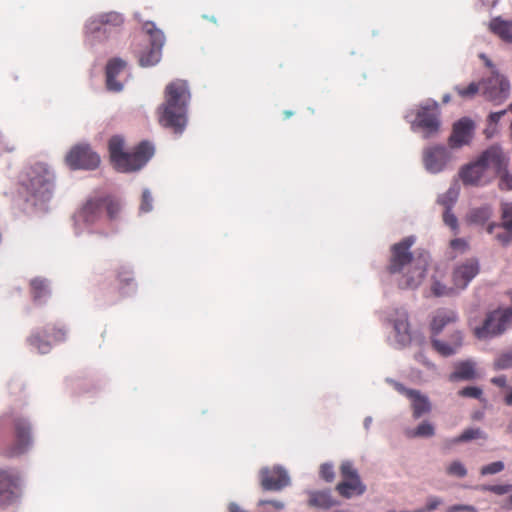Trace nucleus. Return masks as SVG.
Here are the masks:
<instances>
[{
    "label": "nucleus",
    "instance_id": "f257e3e1",
    "mask_svg": "<svg viewBox=\"0 0 512 512\" xmlns=\"http://www.w3.org/2000/svg\"><path fill=\"white\" fill-rule=\"evenodd\" d=\"M415 243L414 236L403 238L391 246V256L387 265L390 274H401L398 281L400 288H417L424 280L429 264L428 253L414 256L410 248Z\"/></svg>",
    "mask_w": 512,
    "mask_h": 512
},
{
    "label": "nucleus",
    "instance_id": "f03ea898",
    "mask_svg": "<svg viewBox=\"0 0 512 512\" xmlns=\"http://www.w3.org/2000/svg\"><path fill=\"white\" fill-rule=\"evenodd\" d=\"M191 95L185 80L176 79L164 90V102L157 108L159 124L181 134L187 124V111Z\"/></svg>",
    "mask_w": 512,
    "mask_h": 512
},
{
    "label": "nucleus",
    "instance_id": "7ed1b4c3",
    "mask_svg": "<svg viewBox=\"0 0 512 512\" xmlns=\"http://www.w3.org/2000/svg\"><path fill=\"white\" fill-rule=\"evenodd\" d=\"M33 444L31 423L23 417L0 418V454L5 458L25 454Z\"/></svg>",
    "mask_w": 512,
    "mask_h": 512
},
{
    "label": "nucleus",
    "instance_id": "20e7f679",
    "mask_svg": "<svg viewBox=\"0 0 512 512\" xmlns=\"http://www.w3.org/2000/svg\"><path fill=\"white\" fill-rule=\"evenodd\" d=\"M505 165V153L498 146H491L483 151L475 161L464 165L459 177L466 186H485L494 179V168Z\"/></svg>",
    "mask_w": 512,
    "mask_h": 512
},
{
    "label": "nucleus",
    "instance_id": "39448f33",
    "mask_svg": "<svg viewBox=\"0 0 512 512\" xmlns=\"http://www.w3.org/2000/svg\"><path fill=\"white\" fill-rule=\"evenodd\" d=\"M110 160L120 172L141 169L153 156L154 147L148 141L140 142L132 151H125V142L121 136H113L108 142Z\"/></svg>",
    "mask_w": 512,
    "mask_h": 512
},
{
    "label": "nucleus",
    "instance_id": "423d86ee",
    "mask_svg": "<svg viewBox=\"0 0 512 512\" xmlns=\"http://www.w3.org/2000/svg\"><path fill=\"white\" fill-rule=\"evenodd\" d=\"M20 185L35 202L50 200L55 189V176L49 168L42 163H36L20 176Z\"/></svg>",
    "mask_w": 512,
    "mask_h": 512
},
{
    "label": "nucleus",
    "instance_id": "0eeeda50",
    "mask_svg": "<svg viewBox=\"0 0 512 512\" xmlns=\"http://www.w3.org/2000/svg\"><path fill=\"white\" fill-rule=\"evenodd\" d=\"M457 321V314L452 310L439 309L435 312L431 323V343L434 350L444 357L451 356L456 353L458 348L462 345V334L458 330H454L450 335V341L444 342L436 337L442 330Z\"/></svg>",
    "mask_w": 512,
    "mask_h": 512
},
{
    "label": "nucleus",
    "instance_id": "6e6552de",
    "mask_svg": "<svg viewBox=\"0 0 512 512\" xmlns=\"http://www.w3.org/2000/svg\"><path fill=\"white\" fill-rule=\"evenodd\" d=\"M22 495V477L14 468H0V507L14 505Z\"/></svg>",
    "mask_w": 512,
    "mask_h": 512
},
{
    "label": "nucleus",
    "instance_id": "1a4fd4ad",
    "mask_svg": "<svg viewBox=\"0 0 512 512\" xmlns=\"http://www.w3.org/2000/svg\"><path fill=\"white\" fill-rule=\"evenodd\" d=\"M512 325V308L497 309L490 312L482 326L475 328L479 339H486L502 334Z\"/></svg>",
    "mask_w": 512,
    "mask_h": 512
},
{
    "label": "nucleus",
    "instance_id": "9d476101",
    "mask_svg": "<svg viewBox=\"0 0 512 512\" xmlns=\"http://www.w3.org/2000/svg\"><path fill=\"white\" fill-rule=\"evenodd\" d=\"M342 480L336 485L338 494L346 499L353 496H361L366 491V485L362 482L357 469L350 461L342 462L340 466Z\"/></svg>",
    "mask_w": 512,
    "mask_h": 512
},
{
    "label": "nucleus",
    "instance_id": "9b49d317",
    "mask_svg": "<svg viewBox=\"0 0 512 512\" xmlns=\"http://www.w3.org/2000/svg\"><path fill=\"white\" fill-rule=\"evenodd\" d=\"M143 30L149 35L150 48L139 56V64L142 67H149L157 64L161 58V50L165 41L164 34L157 29L153 22L147 21L143 24Z\"/></svg>",
    "mask_w": 512,
    "mask_h": 512
},
{
    "label": "nucleus",
    "instance_id": "f8f14e48",
    "mask_svg": "<svg viewBox=\"0 0 512 512\" xmlns=\"http://www.w3.org/2000/svg\"><path fill=\"white\" fill-rule=\"evenodd\" d=\"M124 23V19L120 13L108 12L97 17L91 18L85 25L87 34L100 37L103 35L105 38L114 31L120 28Z\"/></svg>",
    "mask_w": 512,
    "mask_h": 512
},
{
    "label": "nucleus",
    "instance_id": "ddd939ff",
    "mask_svg": "<svg viewBox=\"0 0 512 512\" xmlns=\"http://www.w3.org/2000/svg\"><path fill=\"white\" fill-rule=\"evenodd\" d=\"M66 163L74 170H93L99 166L100 157L89 145H76L67 154Z\"/></svg>",
    "mask_w": 512,
    "mask_h": 512
},
{
    "label": "nucleus",
    "instance_id": "4468645a",
    "mask_svg": "<svg viewBox=\"0 0 512 512\" xmlns=\"http://www.w3.org/2000/svg\"><path fill=\"white\" fill-rule=\"evenodd\" d=\"M394 389L400 394L406 396L411 401L412 416L415 419L421 418L431 412L432 404L429 398L422 394L419 390L406 388L403 384L395 381L388 380Z\"/></svg>",
    "mask_w": 512,
    "mask_h": 512
},
{
    "label": "nucleus",
    "instance_id": "2eb2a0df",
    "mask_svg": "<svg viewBox=\"0 0 512 512\" xmlns=\"http://www.w3.org/2000/svg\"><path fill=\"white\" fill-rule=\"evenodd\" d=\"M413 128L422 130L425 138H428L439 131L440 119L438 105L421 106L416 114V120L412 125Z\"/></svg>",
    "mask_w": 512,
    "mask_h": 512
},
{
    "label": "nucleus",
    "instance_id": "dca6fc26",
    "mask_svg": "<svg viewBox=\"0 0 512 512\" xmlns=\"http://www.w3.org/2000/svg\"><path fill=\"white\" fill-rule=\"evenodd\" d=\"M259 478L260 485L265 491H280L290 485L287 471L278 465L260 469Z\"/></svg>",
    "mask_w": 512,
    "mask_h": 512
},
{
    "label": "nucleus",
    "instance_id": "f3484780",
    "mask_svg": "<svg viewBox=\"0 0 512 512\" xmlns=\"http://www.w3.org/2000/svg\"><path fill=\"white\" fill-rule=\"evenodd\" d=\"M510 83L502 75H492L483 83V95L495 105H499L508 99Z\"/></svg>",
    "mask_w": 512,
    "mask_h": 512
},
{
    "label": "nucleus",
    "instance_id": "a211bd4d",
    "mask_svg": "<svg viewBox=\"0 0 512 512\" xmlns=\"http://www.w3.org/2000/svg\"><path fill=\"white\" fill-rule=\"evenodd\" d=\"M480 271L479 261L476 258L466 259L458 263L452 271V283L458 291L464 290Z\"/></svg>",
    "mask_w": 512,
    "mask_h": 512
},
{
    "label": "nucleus",
    "instance_id": "6ab92c4d",
    "mask_svg": "<svg viewBox=\"0 0 512 512\" xmlns=\"http://www.w3.org/2000/svg\"><path fill=\"white\" fill-rule=\"evenodd\" d=\"M452 155L444 146H434L424 151L423 162L430 173H439L451 161Z\"/></svg>",
    "mask_w": 512,
    "mask_h": 512
},
{
    "label": "nucleus",
    "instance_id": "aec40b11",
    "mask_svg": "<svg viewBox=\"0 0 512 512\" xmlns=\"http://www.w3.org/2000/svg\"><path fill=\"white\" fill-rule=\"evenodd\" d=\"M474 122L469 118H461L453 125L452 134L449 137L451 148H460L468 145L473 138Z\"/></svg>",
    "mask_w": 512,
    "mask_h": 512
},
{
    "label": "nucleus",
    "instance_id": "412c9836",
    "mask_svg": "<svg viewBox=\"0 0 512 512\" xmlns=\"http://www.w3.org/2000/svg\"><path fill=\"white\" fill-rule=\"evenodd\" d=\"M126 62L120 58L111 59L106 65V85L107 89L112 92H120L123 84L117 80V77L124 72Z\"/></svg>",
    "mask_w": 512,
    "mask_h": 512
},
{
    "label": "nucleus",
    "instance_id": "4be33fe9",
    "mask_svg": "<svg viewBox=\"0 0 512 512\" xmlns=\"http://www.w3.org/2000/svg\"><path fill=\"white\" fill-rule=\"evenodd\" d=\"M102 197L87 200L79 212L84 222L93 224L98 221L103 213Z\"/></svg>",
    "mask_w": 512,
    "mask_h": 512
},
{
    "label": "nucleus",
    "instance_id": "5701e85b",
    "mask_svg": "<svg viewBox=\"0 0 512 512\" xmlns=\"http://www.w3.org/2000/svg\"><path fill=\"white\" fill-rule=\"evenodd\" d=\"M396 318L391 319L393 322L394 330L396 332L398 341L402 344H406L410 341L408 315L404 310H396Z\"/></svg>",
    "mask_w": 512,
    "mask_h": 512
},
{
    "label": "nucleus",
    "instance_id": "b1692460",
    "mask_svg": "<svg viewBox=\"0 0 512 512\" xmlns=\"http://www.w3.org/2000/svg\"><path fill=\"white\" fill-rule=\"evenodd\" d=\"M490 30L503 41L512 43V21L494 18L489 23Z\"/></svg>",
    "mask_w": 512,
    "mask_h": 512
},
{
    "label": "nucleus",
    "instance_id": "393cba45",
    "mask_svg": "<svg viewBox=\"0 0 512 512\" xmlns=\"http://www.w3.org/2000/svg\"><path fill=\"white\" fill-rule=\"evenodd\" d=\"M308 503L312 507L322 509H329L336 504L329 491L310 492Z\"/></svg>",
    "mask_w": 512,
    "mask_h": 512
},
{
    "label": "nucleus",
    "instance_id": "a878e982",
    "mask_svg": "<svg viewBox=\"0 0 512 512\" xmlns=\"http://www.w3.org/2000/svg\"><path fill=\"white\" fill-rule=\"evenodd\" d=\"M476 377L474 363L463 361L456 365L455 371L450 375L451 381L472 380Z\"/></svg>",
    "mask_w": 512,
    "mask_h": 512
},
{
    "label": "nucleus",
    "instance_id": "bb28decb",
    "mask_svg": "<svg viewBox=\"0 0 512 512\" xmlns=\"http://www.w3.org/2000/svg\"><path fill=\"white\" fill-rule=\"evenodd\" d=\"M509 158L505 155V165L503 167L494 168V178L498 176V187L500 190H512V174L508 171Z\"/></svg>",
    "mask_w": 512,
    "mask_h": 512
},
{
    "label": "nucleus",
    "instance_id": "cd10ccee",
    "mask_svg": "<svg viewBox=\"0 0 512 512\" xmlns=\"http://www.w3.org/2000/svg\"><path fill=\"white\" fill-rule=\"evenodd\" d=\"M31 294L34 302H39L49 295V287L46 279L34 278L30 281Z\"/></svg>",
    "mask_w": 512,
    "mask_h": 512
},
{
    "label": "nucleus",
    "instance_id": "c85d7f7f",
    "mask_svg": "<svg viewBox=\"0 0 512 512\" xmlns=\"http://www.w3.org/2000/svg\"><path fill=\"white\" fill-rule=\"evenodd\" d=\"M486 439L487 435L480 428H468L464 430L459 436L448 440L449 445H455L462 442H468L474 439Z\"/></svg>",
    "mask_w": 512,
    "mask_h": 512
},
{
    "label": "nucleus",
    "instance_id": "c756f323",
    "mask_svg": "<svg viewBox=\"0 0 512 512\" xmlns=\"http://www.w3.org/2000/svg\"><path fill=\"white\" fill-rule=\"evenodd\" d=\"M102 202L103 209L106 211L109 220H116L121 212L120 201L113 196H105L102 197Z\"/></svg>",
    "mask_w": 512,
    "mask_h": 512
},
{
    "label": "nucleus",
    "instance_id": "7c9ffc66",
    "mask_svg": "<svg viewBox=\"0 0 512 512\" xmlns=\"http://www.w3.org/2000/svg\"><path fill=\"white\" fill-rule=\"evenodd\" d=\"M509 112L508 108L498 111V112H492L487 117V127L484 130V134L487 138L493 137L497 132V125L500 121V119Z\"/></svg>",
    "mask_w": 512,
    "mask_h": 512
},
{
    "label": "nucleus",
    "instance_id": "2f4dec72",
    "mask_svg": "<svg viewBox=\"0 0 512 512\" xmlns=\"http://www.w3.org/2000/svg\"><path fill=\"white\" fill-rule=\"evenodd\" d=\"M431 292L436 297H443V296H453L457 294L459 291L456 289V287L453 285L451 287H448L444 284H442L439 280L433 279L431 283Z\"/></svg>",
    "mask_w": 512,
    "mask_h": 512
},
{
    "label": "nucleus",
    "instance_id": "473e14b6",
    "mask_svg": "<svg viewBox=\"0 0 512 512\" xmlns=\"http://www.w3.org/2000/svg\"><path fill=\"white\" fill-rule=\"evenodd\" d=\"M480 86H481L480 83L471 82L466 87H463V86H460V85H456L454 87V91H456L457 94L462 99H473L478 94V92L480 90Z\"/></svg>",
    "mask_w": 512,
    "mask_h": 512
},
{
    "label": "nucleus",
    "instance_id": "72a5a7b5",
    "mask_svg": "<svg viewBox=\"0 0 512 512\" xmlns=\"http://www.w3.org/2000/svg\"><path fill=\"white\" fill-rule=\"evenodd\" d=\"M28 343L42 354L48 353L51 348L50 343L47 340H43L39 333H32L28 338Z\"/></svg>",
    "mask_w": 512,
    "mask_h": 512
},
{
    "label": "nucleus",
    "instance_id": "f704fd0d",
    "mask_svg": "<svg viewBox=\"0 0 512 512\" xmlns=\"http://www.w3.org/2000/svg\"><path fill=\"white\" fill-rule=\"evenodd\" d=\"M434 434V426L427 421H423L417 426L416 429L408 432L409 437H431Z\"/></svg>",
    "mask_w": 512,
    "mask_h": 512
},
{
    "label": "nucleus",
    "instance_id": "c9c22d12",
    "mask_svg": "<svg viewBox=\"0 0 512 512\" xmlns=\"http://www.w3.org/2000/svg\"><path fill=\"white\" fill-rule=\"evenodd\" d=\"M458 198V190L455 188L448 189L444 194L439 196L438 203L445 209H451Z\"/></svg>",
    "mask_w": 512,
    "mask_h": 512
},
{
    "label": "nucleus",
    "instance_id": "e433bc0d",
    "mask_svg": "<svg viewBox=\"0 0 512 512\" xmlns=\"http://www.w3.org/2000/svg\"><path fill=\"white\" fill-rule=\"evenodd\" d=\"M446 473L449 476L463 478L467 475V469L460 461H453L446 467Z\"/></svg>",
    "mask_w": 512,
    "mask_h": 512
},
{
    "label": "nucleus",
    "instance_id": "4c0bfd02",
    "mask_svg": "<svg viewBox=\"0 0 512 512\" xmlns=\"http://www.w3.org/2000/svg\"><path fill=\"white\" fill-rule=\"evenodd\" d=\"M67 331L64 327L52 326L46 330V336L51 338L55 342H61L66 339Z\"/></svg>",
    "mask_w": 512,
    "mask_h": 512
},
{
    "label": "nucleus",
    "instance_id": "58836bf2",
    "mask_svg": "<svg viewBox=\"0 0 512 512\" xmlns=\"http://www.w3.org/2000/svg\"><path fill=\"white\" fill-rule=\"evenodd\" d=\"M504 468H505V465L502 461H496V462H492L488 465L483 466L480 469V473L483 476L497 474V473H500L501 471H503Z\"/></svg>",
    "mask_w": 512,
    "mask_h": 512
},
{
    "label": "nucleus",
    "instance_id": "ea45409f",
    "mask_svg": "<svg viewBox=\"0 0 512 512\" xmlns=\"http://www.w3.org/2000/svg\"><path fill=\"white\" fill-rule=\"evenodd\" d=\"M489 217H490V209L487 207L474 209L470 214L471 221L476 222V223L484 222Z\"/></svg>",
    "mask_w": 512,
    "mask_h": 512
},
{
    "label": "nucleus",
    "instance_id": "a19ab883",
    "mask_svg": "<svg viewBox=\"0 0 512 512\" xmlns=\"http://www.w3.org/2000/svg\"><path fill=\"white\" fill-rule=\"evenodd\" d=\"M482 491L492 492L496 495H504L512 490V485L503 484V485H482L480 487Z\"/></svg>",
    "mask_w": 512,
    "mask_h": 512
},
{
    "label": "nucleus",
    "instance_id": "79ce46f5",
    "mask_svg": "<svg viewBox=\"0 0 512 512\" xmlns=\"http://www.w3.org/2000/svg\"><path fill=\"white\" fill-rule=\"evenodd\" d=\"M482 389L474 386H468L459 390L458 394L461 397L480 399L482 396Z\"/></svg>",
    "mask_w": 512,
    "mask_h": 512
},
{
    "label": "nucleus",
    "instance_id": "37998d69",
    "mask_svg": "<svg viewBox=\"0 0 512 512\" xmlns=\"http://www.w3.org/2000/svg\"><path fill=\"white\" fill-rule=\"evenodd\" d=\"M320 476L326 482H332L335 477L333 466L329 463H324L320 467Z\"/></svg>",
    "mask_w": 512,
    "mask_h": 512
},
{
    "label": "nucleus",
    "instance_id": "c03bdc74",
    "mask_svg": "<svg viewBox=\"0 0 512 512\" xmlns=\"http://www.w3.org/2000/svg\"><path fill=\"white\" fill-rule=\"evenodd\" d=\"M502 219L504 228L512 230V205H504L502 210Z\"/></svg>",
    "mask_w": 512,
    "mask_h": 512
},
{
    "label": "nucleus",
    "instance_id": "a18cd8bd",
    "mask_svg": "<svg viewBox=\"0 0 512 512\" xmlns=\"http://www.w3.org/2000/svg\"><path fill=\"white\" fill-rule=\"evenodd\" d=\"M117 278L119 282L124 286L130 285L131 282L133 281L132 272L126 267L120 268V270L117 273Z\"/></svg>",
    "mask_w": 512,
    "mask_h": 512
},
{
    "label": "nucleus",
    "instance_id": "49530a36",
    "mask_svg": "<svg viewBox=\"0 0 512 512\" xmlns=\"http://www.w3.org/2000/svg\"><path fill=\"white\" fill-rule=\"evenodd\" d=\"M443 221L453 231H456L458 229V220L456 216L451 212V209H445V212L443 214Z\"/></svg>",
    "mask_w": 512,
    "mask_h": 512
},
{
    "label": "nucleus",
    "instance_id": "de8ad7c7",
    "mask_svg": "<svg viewBox=\"0 0 512 512\" xmlns=\"http://www.w3.org/2000/svg\"><path fill=\"white\" fill-rule=\"evenodd\" d=\"M496 369H508L512 367V354H503L495 361Z\"/></svg>",
    "mask_w": 512,
    "mask_h": 512
},
{
    "label": "nucleus",
    "instance_id": "09e8293b",
    "mask_svg": "<svg viewBox=\"0 0 512 512\" xmlns=\"http://www.w3.org/2000/svg\"><path fill=\"white\" fill-rule=\"evenodd\" d=\"M152 210V197L148 190H144L142 193V200L140 205L141 212H150Z\"/></svg>",
    "mask_w": 512,
    "mask_h": 512
},
{
    "label": "nucleus",
    "instance_id": "8fccbe9b",
    "mask_svg": "<svg viewBox=\"0 0 512 512\" xmlns=\"http://www.w3.org/2000/svg\"><path fill=\"white\" fill-rule=\"evenodd\" d=\"M450 246L454 250H459L461 252H464L468 248V243L462 238H456V239L451 240Z\"/></svg>",
    "mask_w": 512,
    "mask_h": 512
},
{
    "label": "nucleus",
    "instance_id": "3c124183",
    "mask_svg": "<svg viewBox=\"0 0 512 512\" xmlns=\"http://www.w3.org/2000/svg\"><path fill=\"white\" fill-rule=\"evenodd\" d=\"M459 511L475 512V508L471 505H453L449 508V512Z\"/></svg>",
    "mask_w": 512,
    "mask_h": 512
},
{
    "label": "nucleus",
    "instance_id": "603ef678",
    "mask_svg": "<svg viewBox=\"0 0 512 512\" xmlns=\"http://www.w3.org/2000/svg\"><path fill=\"white\" fill-rule=\"evenodd\" d=\"M440 504H441V500L439 498L431 497V498H429V500L426 504V509L429 511H432V510L436 509Z\"/></svg>",
    "mask_w": 512,
    "mask_h": 512
},
{
    "label": "nucleus",
    "instance_id": "864d4df0",
    "mask_svg": "<svg viewBox=\"0 0 512 512\" xmlns=\"http://www.w3.org/2000/svg\"><path fill=\"white\" fill-rule=\"evenodd\" d=\"M260 505H265V504H270L272 505L274 508L278 509V510H281L284 508V503L281 502V501H276V500H272V501H267V500H261L259 502Z\"/></svg>",
    "mask_w": 512,
    "mask_h": 512
},
{
    "label": "nucleus",
    "instance_id": "5fc2aeb1",
    "mask_svg": "<svg viewBox=\"0 0 512 512\" xmlns=\"http://www.w3.org/2000/svg\"><path fill=\"white\" fill-rule=\"evenodd\" d=\"M504 235H498V239L502 244H507L512 239V230L506 229Z\"/></svg>",
    "mask_w": 512,
    "mask_h": 512
},
{
    "label": "nucleus",
    "instance_id": "6e6d98bb",
    "mask_svg": "<svg viewBox=\"0 0 512 512\" xmlns=\"http://www.w3.org/2000/svg\"><path fill=\"white\" fill-rule=\"evenodd\" d=\"M491 382L499 387H505L506 386V377L505 376L494 377L491 379Z\"/></svg>",
    "mask_w": 512,
    "mask_h": 512
},
{
    "label": "nucleus",
    "instance_id": "4d7b16f0",
    "mask_svg": "<svg viewBox=\"0 0 512 512\" xmlns=\"http://www.w3.org/2000/svg\"><path fill=\"white\" fill-rule=\"evenodd\" d=\"M505 403L509 406L512 405V390L505 396Z\"/></svg>",
    "mask_w": 512,
    "mask_h": 512
},
{
    "label": "nucleus",
    "instance_id": "13d9d810",
    "mask_svg": "<svg viewBox=\"0 0 512 512\" xmlns=\"http://www.w3.org/2000/svg\"><path fill=\"white\" fill-rule=\"evenodd\" d=\"M230 512H245L239 509V507L235 504H231L229 508Z\"/></svg>",
    "mask_w": 512,
    "mask_h": 512
},
{
    "label": "nucleus",
    "instance_id": "bf43d9fd",
    "mask_svg": "<svg viewBox=\"0 0 512 512\" xmlns=\"http://www.w3.org/2000/svg\"><path fill=\"white\" fill-rule=\"evenodd\" d=\"M450 100H451V96L449 94H446L443 96V99H442L443 103L447 104L450 102Z\"/></svg>",
    "mask_w": 512,
    "mask_h": 512
},
{
    "label": "nucleus",
    "instance_id": "052dcab7",
    "mask_svg": "<svg viewBox=\"0 0 512 512\" xmlns=\"http://www.w3.org/2000/svg\"><path fill=\"white\" fill-rule=\"evenodd\" d=\"M284 115H285V117H286V118H288V117H290V116L292 115V112H290V111H285V112H284Z\"/></svg>",
    "mask_w": 512,
    "mask_h": 512
},
{
    "label": "nucleus",
    "instance_id": "680f3d73",
    "mask_svg": "<svg viewBox=\"0 0 512 512\" xmlns=\"http://www.w3.org/2000/svg\"><path fill=\"white\" fill-rule=\"evenodd\" d=\"M508 503L510 506H512V495L508 498Z\"/></svg>",
    "mask_w": 512,
    "mask_h": 512
},
{
    "label": "nucleus",
    "instance_id": "e2e57ef3",
    "mask_svg": "<svg viewBox=\"0 0 512 512\" xmlns=\"http://www.w3.org/2000/svg\"><path fill=\"white\" fill-rule=\"evenodd\" d=\"M508 432H512V423L508 426Z\"/></svg>",
    "mask_w": 512,
    "mask_h": 512
}]
</instances>
